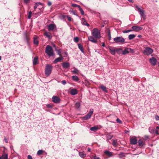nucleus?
<instances>
[{"instance_id": "nucleus-1", "label": "nucleus", "mask_w": 159, "mask_h": 159, "mask_svg": "<svg viewBox=\"0 0 159 159\" xmlns=\"http://www.w3.org/2000/svg\"><path fill=\"white\" fill-rule=\"evenodd\" d=\"M45 52L49 57L52 56L54 55V52L52 47L48 45L45 48Z\"/></svg>"}, {"instance_id": "nucleus-2", "label": "nucleus", "mask_w": 159, "mask_h": 159, "mask_svg": "<svg viewBox=\"0 0 159 159\" xmlns=\"http://www.w3.org/2000/svg\"><path fill=\"white\" fill-rule=\"evenodd\" d=\"M92 34L95 38H100L101 37L100 31L96 28H94L92 30Z\"/></svg>"}, {"instance_id": "nucleus-3", "label": "nucleus", "mask_w": 159, "mask_h": 159, "mask_svg": "<svg viewBox=\"0 0 159 159\" xmlns=\"http://www.w3.org/2000/svg\"><path fill=\"white\" fill-rule=\"evenodd\" d=\"M52 66L49 64H47L45 69V74L47 76H49L52 72Z\"/></svg>"}, {"instance_id": "nucleus-4", "label": "nucleus", "mask_w": 159, "mask_h": 159, "mask_svg": "<svg viewBox=\"0 0 159 159\" xmlns=\"http://www.w3.org/2000/svg\"><path fill=\"white\" fill-rule=\"evenodd\" d=\"M114 41L117 43L123 44L125 43V39L122 36H118L114 38Z\"/></svg>"}, {"instance_id": "nucleus-5", "label": "nucleus", "mask_w": 159, "mask_h": 159, "mask_svg": "<svg viewBox=\"0 0 159 159\" xmlns=\"http://www.w3.org/2000/svg\"><path fill=\"white\" fill-rule=\"evenodd\" d=\"M93 112V109H91L90 110L89 112L85 116L82 117L83 120H86L90 119L92 116Z\"/></svg>"}, {"instance_id": "nucleus-6", "label": "nucleus", "mask_w": 159, "mask_h": 159, "mask_svg": "<svg viewBox=\"0 0 159 159\" xmlns=\"http://www.w3.org/2000/svg\"><path fill=\"white\" fill-rule=\"evenodd\" d=\"M153 52V50L152 49L147 47L144 50V53L148 55L152 53Z\"/></svg>"}, {"instance_id": "nucleus-7", "label": "nucleus", "mask_w": 159, "mask_h": 159, "mask_svg": "<svg viewBox=\"0 0 159 159\" xmlns=\"http://www.w3.org/2000/svg\"><path fill=\"white\" fill-rule=\"evenodd\" d=\"M120 50L119 48H114L113 47H111L109 48L110 52L112 55H114L115 53L116 52H118Z\"/></svg>"}, {"instance_id": "nucleus-8", "label": "nucleus", "mask_w": 159, "mask_h": 159, "mask_svg": "<svg viewBox=\"0 0 159 159\" xmlns=\"http://www.w3.org/2000/svg\"><path fill=\"white\" fill-rule=\"evenodd\" d=\"M52 101L55 103H59L60 102V99L58 97L53 96L52 98Z\"/></svg>"}, {"instance_id": "nucleus-9", "label": "nucleus", "mask_w": 159, "mask_h": 159, "mask_svg": "<svg viewBox=\"0 0 159 159\" xmlns=\"http://www.w3.org/2000/svg\"><path fill=\"white\" fill-rule=\"evenodd\" d=\"M63 67L65 69H69L70 67V64L67 62H64L61 63Z\"/></svg>"}, {"instance_id": "nucleus-10", "label": "nucleus", "mask_w": 159, "mask_h": 159, "mask_svg": "<svg viewBox=\"0 0 159 159\" xmlns=\"http://www.w3.org/2000/svg\"><path fill=\"white\" fill-rule=\"evenodd\" d=\"M150 63L153 65L154 66L156 64L157 60L154 57H152L150 58L149 59Z\"/></svg>"}, {"instance_id": "nucleus-11", "label": "nucleus", "mask_w": 159, "mask_h": 159, "mask_svg": "<svg viewBox=\"0 0 159 159\" xmlns=\"http://www.w3.org/2000/svg\"><path fill=\"white\" fill-rule=\"evenodd\" d=\"M132 28L133 30L136 31L141 30L143 29L142 27L138 26H134L132 27Z\"/></svg>"}, {"instance_id": "nucleus-12", "label": "nucleus", "mask_w": 159, "mask_h": 159, "mask_svg": "<svg viewBox=\"0 0 159 159\" xmlns=\"http://www.w3.org/2000/svg\"><path fill=\"white\" fill-rule=\"evenodd\" d=\"M44 34L49 39H51L52 37L51 33L49 32L45 31Z\"/></svg>"}, {"instance_id": "nucleus-13", "label": "nucleus", "mask_w": 159, "mask_h": 159, "mask_svg": "<svg viewBox=\"0 0 159 159\" xmlns=\"http://www.w3.org/2000/svg\"><path fill=\"white\" fill-rule=\"evenodd\" d=\"M88 39L90 41L95 43L97 42V40L94 39L93 36H89L88 37Z\"/></svg>"}, {"instance_id": "nucleus-14", "label": "nucleus", "mask_w": 159, "mask_h": 159, "mask_svg": "<svg viewBox=\"0 0 159 159\" xmlns=\"http://www.w3.org/2000/svg\"><path fill=\"white\" fill-rule=\"evenodd\" d=\"M56 27L55 25L54 24H50L48 26V30L49 31L52 30H54L55 27Z\"/></svg>"}, {"instance_id": "nucleus-15", "label": "nucleus", "mask_w": 159, "mask_h": 159, "mask_svg": "<svg viewBox=\"0 0 159 159\" xmlns=\"http://www.w3.org/2000/svg\"><path fill=\"white\" fill-rule=\"evenodd\" d=\"M63 59V58L62 57H57L56 58L54 61L53 63H56L58 62L61 61Z\"/></svg>"}, {"instance_id": "nucleus-16", "label": "nucleus", "mask_w": 159, "mask_h": 159, "mask_svg": "<svg viewBox=\"0 0 159 159\" xmlns=\"http://www.w3.org/2000/svg\"><path fill=\"white\" fill-rule=\"evenodd\" d=\"M70 93L72 95H75L78 92L77 90L75 89H72L70 91Z\"/></svg>"}, {"instance_id": "nucleus-17", "label": "nucleus", "mask_w": 159, "mask_h": 159, "mask_svg": "<svg viewBox=\"0 0 159 159\" xmlns=\"http://www.w3.org/2000/svg\"><path fill=\"white\" fill-rule=\"evenodd\" d=\"M130 142L131 144L135 145L137 143V140L135 138H132L130 139Z\"/></svg>"}, {"instance_id": "nucleus-18", "label": "nucleus", "mask_w": 159, "mask_h": 159, "mask_svg": "<svg viewBox=\"0 0 159 159\" xmlns=\"http://www.w3.org/2000/svg\"><path fill=\"white\" fill-rule=\"evenodd\" d=\"M104 153L106 155L108 156L109 157H111L113 156V153L108 151H105Z\"/></svg>"}, {"instance_id": "nucleus-19", "label": "nucleus", "mask_w": 159, "mask_h": 159, "mask_svg": "<svg viewBox=\"0 0 159 159\" xmlns=\"http://www.w3.org/2000/svg\"><path fill=\"white\" fill-rule=\"evenodd\" d=\"M72 80L76 82H79L80 80V79L78 76L76 75H73L72 77Z\"/></svg>"}, {"instance_id": "nucleus-20", "label": "nucleus", "mask_w": 159, "mask_h": 159, "mask_svg": "<svg viewBox=\"0 0 159 159\" xmlns=\"http://www.w3.org/2000/svg\"><path fill=\"white\" fill-rule=\"evenodd\" d=\"M149 132L151 134H154L155 132L156 129L154 128L149 127Z\"/></svg>"}, {"instance_id": "nucleus-21", "label": "nucleus", "mask_w": 159, "mask_h": 159, "mask_svg": "<svg viewBox=\"0 0 159 159\" xmlns=\"http://www.w3.org/2000/svg\"><path fill=\"white\" fill-rule=\"evenodd\" d=\"M38 57H35L34 58L33 61V64L34 65L38 64Z\"/></svg>"}, {"instance_id": "nucleus-22", "label": "nucleus", "mask_w": 159, "mask_h": 159, "mask_svg": "<svg viewBox=\"0 0 159 159\" xmlns=\"http://www.w3.org/2000/svg\"><path fill=\"white\" fill-rule=\"evenodd\" d=\"M78 47L79 48L80 50L81 51V52L84 53V49L83 48V47L82 45H81L79 43L78 44Z\"/></svg>"}, {"instance_id": "nucleus-23", "label": "nucleus", "mask_w": 159, "mask_h": 159, "mask_svg": "<svg viewBox=\"0 0 159 159\" xmlns=\"http://www.w3.org/2000/svg\"><path fill=\"white\" fill-rule=\"evenodd\" d=\"M100 87L103 91L106 93L107 92L108 90L106 87L103 85H101L100 86Z\"/></svg>"}, {"instance_id": "nucleus-24", "label": "nucleus", "mask_w": 159, "mask_h": 159, "mask_svg": "<svg viewBox=\"0 0 159 159\" xmlns=\"http://www.w3.org/2000/svg\"><path fill=\"white\" fill-rule=\"evenodd\" d=\"M84 20V21L82 22V24L84 25L87 26L88 27H89L90 26L89 24L86 21L84 18L82 19Z\"/></svg>"}, {"instance_id": "nucleus-25", "label": "nucleus", "mask_w": 159, "mask_h": 159, "mask_svg": "<svg viewBox=\"0 0 159 159\" xmlns=\"http://www.w3.org/2000/svg\"><path fill=\"white\" fill-rule=\"evenodd\" d=\"M113 135H111V133L107 134V140H110L113 137Z\"/></svg>"}, {"instance_id": "nucleus-26", "label": "nucleus", "mask_w": 159, "mask_h": 159, "mask_svg": "<svg viewBox=\"0 0 159 159\" xmlns=\"http://www.w3.org/2000/svg\"><path fill=\"white\" fill-rule=\"evenodd\" d=\"M34 44L36 45H38L39 43V42L37 39V36L34 37Z\"/></svg>"}, {"instance_id": "nucleus-27", "label": "nucleus", "mask_w": 159, "mask_h": 159, "mask_svg": "<svg viewBox=\"0 0 159 159\" xmlns=\"http://www.w3.org/2000/svg\"><path fill=\"white\" fill-rule=\"evenodd\" d=\"M79 156L82 158H84L86 156V154L82 152H79Z\"/></svg>"}, {"instance_id": "nucleus-28", "label": "nucleus", "mask_w": 159, "mask_h": 159, "mask_svg": "<svg viewBox=\"0 0 159 159\" xmlns=\"http://www.w3.org/2000/svg\"><path fill=\"white\" fill-rule=\"evenodd\" d=\"M2 159H8V154L7 153L4 154L2 157Z\"/></svg>"}, {"instance_id": "nucleus-29", "label": "nucleus", "mask_w": 159, "mask_h": 159, "mask_svg": "<svg viewBox=\"0 0 159 159\" xmlns=\"http://www.w3.org/2000/svg\"><path fill=\"white\" fill-rule=\"evenodd\" d=\"M144 11L143 12L139 13V14L142 17L144 20H145L146 19V16L144 13Z\"/></svg>"}, {"instance_id": "nucleus-30", "label": "nucleus", "mask_w": 159, "mask_h": 159, "mask_svg": "<svg viewBox=\"0 0 159 159\" xmlns=\"http://www.w3.org/2000/svg\"><path fill=\"white\" fill-rule=\"evenodd\" d=\"M128 49H129V48L125 49L122 52V54L123 55H125V54L129 53V52L128 50Z\"/></svg>"}, {"instance_id": "nucleus-31", "label": "nucleus", "mask_w": 159, "mask_h": 159, "mask_svg": "<svg viewBox=\"0 0 159 159\" xmlns=\"http://www.w3.org/2000/svg\"><path fill=\"white\" fill-rule=\"evenodd\" d=\"M107 33L109 40H110L111 39V32L109 29H108L107 30Z\"/></svg>"}, {"instance_id": "nucleus-32", "label": "nucleus", "mask_w": 159, "mask_h": 159, "mask_svg": "<svg viewBox=\"0 0 159 159\" xmlns=\"http://www.w3.org/2000/svg\"><path fill=\"white\" fill-rule=\"evenodd\" d=\"M98 129V127L96 126H94L90 128V130L92 131H95Z\"/></svg>"}, {"instance_id": "nucleus-33", "label": "nucleus", "mask_w": 159, "mask_h": 159, "mask_svg": "<svg viewBox=\"0 0 159 159\" xmlns=\"http://www.w3.org/2000/svg\"><path fill=\"white\" fill-rule=\"evenodd\" d=\"M139 145V147H142L143 145V143L142 140L141 139H139L138 141Z\"/></svg>"}, {"instance_id": "nucleus-34", "label": "nucleus", "mask_w": 159, "mask_h": 159, "mask_svg": "<svg viewBox=\"0 0 159 159\" xmlns=\"http://www.w3.org/2000/svg\"><path fill=\"white\" fill-rule=\"evenodd\" d=\"M112 144L114 146H116L117 145V143L116 140L112 139Z\"/></svg>"}, {"instance_id": "nucleus-35", "label": "nucleus", "mask_w": 159, "mask_h": 159, "mask_svg": "<svg viewBox=\"0 0 159 159\" xmlns=\"http://www.w3.org/2000/svg\"><path fill=\"white\" fill-rule=\"evenodd\" d=\"M135 37V35L134 34H131L129 35L128 38L129 40H131Z\"/></svg>"}, {"instance_id": "nucleus-36", "label": "nucleus", "mask_w": 159, "mask_h": 159, "mask_svg": "<svg viewBox=\"0 0 159 159\" xmlns=\"http://www.w3.org/2000/svg\"><path fill=\"white\" fill-rule=\"evenodd\" d=\"M136 8L137 9L138 11L139 12V13L143 12L144 11L143 10L141 9L137 5H135Z\"/></svg>"}, {"instance_id": "nucleus-37", "label": "nucleus", "mask_w": 159, "mask_h": 159, "mask_svg": "<svg viewBox=\"0 0 159 159\" xmlns=\"http://www.w3.org/2000/svg\"><path fill=\"white\" fill-rule=\"evenodd\" d=\"M136 8L137 9L138 11L139 12V13L143 12L144 11L143 10L141 9L137 5H135Z\"/></svg>"}, {"instance_id": "nucleus-38", "label": "nucleus", "mask_w": 159, "mask_h": 159, "mask_svg": "<svg viewBox=\"0 0 159 159\" xmlns=\"http://www.w3.org/2000/svg\"><path fill=\"white\" fill-rule=\"evenodd\" d=\"M74 68V70H72L71 71L74 72L75 74H78L79 72V70L77 68L75 67Z\"/></svg>"}, {"instance_id": "nucleus-39", "label": "nucleus", "mask_w": 159, "mask_h": 159, "mask_svg": "<svg viewBox=\"0 0 159 159\" xmlns=\"http://www.w3.org/2000/svg\"><path fill=\"white\" fill-rule=\"evenodd\" d=\"M80 103L79 102H77L75 103V107L76 108L78 109L80 107Z\"/></svg>"}, {"instance_id": "nucleus-40", "label": "nucleus", "mask_w": 159, "mask_h": 159, "mask_svg": "<svg viewBox=\"0 0 159 159\" xmlns=\"http://www.w3.org/2000/svg\"><path fill=\"white\" fill-rule=\"evenodd\" d=\"M69 12L70 13H72L73 14L77 16L76 12L73 9H72V10L70 9V10Z\"/></svg>"}, {"instance_id": "nucleus-41", "label": "nucleus", "mask_w": 159, "mask_h": 159, "mask_svg": "<svg viewBox=\"0 0 159 159\" xmlns=\"http://www.w3.org/2000/svg\"><path fill=\"white\" fill-rule=\"evenodd\" d=\"M79 9L80 12V13H81V14L82 15H84V11L81 8L80 6L79 7Z\"/></svg>"}, {"instance_id": "nucleus-42", "label": "nucleus", "mask_w": 159, "mask_h": 159, "mask_svg": "<svg viewBox=\"0 0 159 159\" xmlns=\"http://www.w3.org/2000/svg\"><path fill=\"white\" fill-rule=\"evenodd\" d=\"M43 152V151L42 150H39L37 152V154L38 155H40L42 154Z\"/></svg>"}, {"instance_id": "nucleus-43", "label": "nucleus", "mask_w": 159, "mask_h": 159, "mask_svg": "<svg viewBox=\"0 0 159 159\" xmlns=\"http://www.w3.org/2000/svg\"><path fill=\"white\" fill-rule=\"evenodd\" d=\"M133 31L132 30H124L123 31V33H127L131 31Z\"/></svg>"}, {"instance_id": "nucleus-44", "label": "nucleus", "mask_w": 159, "mask_h": 159, "mask_svg": "<svg viewBox=\"0 0 159 159\" xmlns=\"http://www.w3.org/2000/svg\"><path fill=\"white\" fill-rule=\"evenodd\" d=\"M74 40L75 42L77 43L79 41V39L77 37H76L74 38Z\"/></svg>"}, {"instance_id": "nucleus-45", "label": "nucleus", "mask_w": 159, "mask_h": 159, "mask_svg": "<svg viewBox=\"0 0 159 159\" xmlns=\"http://www.w3.org/2000/svg\"><path fill=\"white\" fill-rule=\"evenodd\" d=\"M71 6L73 7H78V8L79 7H80V5L75 4H72Z\"/></svg>"}, {"instance_id": "nucleus-46", "label": "nucleus", "mask_w": 159, "mask_h": 159, "mask_svg": "<svg viewBox=\"0 0 159 159\" xmlns=\"http://www.w3.org/2000/svg\"><path fill=\"white\" fill-rule=\"evenodd\" d=\"M32 12L31 11H30L29 12V15L28 16V18L29 19H30L31 17Z\"/></svg>"}, {"instance_id": "nucleus-47", "label": "nucleus", "mask_w": 159, "mask_h": 159, "mask_svg": "<svg viewBox=\"0 0 159 159\" xmlns=\"http://www.w3.org/2000/svg\"><path fill=\"white\" fill-rule=\"evenodd\" d=\"M116 121L117 123L119 124H121L122 123V121L121 120H120L118 118H117Z\"/></svg>"}, {"instance_id": "nucleus-48", "label": "nucleus", "mask_w": 159, "mask_h": 159, "mask_svg": "<svg viewBox=\"0 0 159 159\" xmlns=\"http://www.w3.org/2000/svg\"><path fill=\"white\" fill-rule=\"evenodd\" d=\"M149 139V136L148 135H145L144 136L143 139L145 140L148 139Z\"/></svg>"}, {"instance_id": "nucleus-49", "label": "nucleus", "mask_w": 159, "mask_h": 159, "mask_svg": "<svg viewBox=\"0 0 159 159\" xmlns=\"http://www.w3.org/2000/svg\"><path fill=\"white\" fill-rule=\"evenodd\" d=\"M66 17L67 18L68 20L69 21H71V18L69 16H68V15L66 16Z\"/></svg>"}, {"instance_id": "nucleus-50", "label": "nucleus", "mask_w": 159, "mask_h": 159, "mask_svg": "<svg viewBox=\"0 0 159 159\" xmlns=\"http://www.w3.org/2000/svg\"><path fill=\"white\" fill-rule=\"evenodd\" d=\"M35 5H37V6H38L39 5H43V4L40 2H37L36 3H35Z\"/></svg>"}, {"instance_id": "nucleus-51", "label": "nucleus", "mask_w": 159, "mask_h": 159, "mask_svg": "<svg viewBox=\"0 0 159 159\" xmlns=\"http://www.w3.org/2000/svg\"><path fill=\"white\" fill-rule=\"evenodd\" d=\"M46 106L47 107L49 108H52V106L50 104H47Z\"/></svg>"}, {"instance_id": "nucleus-52", "label": "nucleus", "mask_w": 159, "mask_h": 159, "mask_svg": "<svg viewBox=\"0 0 159 159\" xmlns=\"http://www.w3.org/2000/svg\"><path fill=\"white\" fill-rule=\"evenodd\" d=\"M62 84L63 85H65L66 83V81L65 80H63L61 82Z\"/></svg>"}, {"instance_id": "nucleus-53", "label": "nucleus", "mask_w": 159, "mask_h": 159, "mask_svg": "<svg viewBox=\"0 0 159 159\" xmlns=\"http://www.w3.org/2000/svg\"><path fill=\"white\" fill-rule=\"evenodd\" d=\"M30 0H24V3L26 4H27L30 2Z\"/></svg>"}, {"instance_id": "nucleus-54", "label": "nucleus", "mask_w": 159, "mask_h": 159, "mask_svg": "<svg viewBox=\"0 0 159 159\" xmlns=\"http://www.w3.org/2000/svg\"><path fill=\"white\" fill-rule=\"evenodd\" d=\"M155 119L157 120H159V116L158 115L155 116Z\"/></svg>"}, {"instance_id": "nucleus-55", "label": "nucleus", "mask_w": 159, "mask_h": 159, "mask_svg": "<svg viewBox=\"0 0 159 159\" xmlns=\"http://www.w3.org/2000/svg\"><path fill=\"white\" fill-rule=\"evenodd\" d=\"M57 53L60 56V57H62V55L61 54V52L60 51L58 50L57 51Z\"/></svg>"}, {"instance_id": "nucleus-56", "label": "nucleus", "mask_w": 159, "mask_h": 159, "mask_svg": "<svg viewBox=\"0 0 159 159\" xmlns=\"http://www.w3.org/2000/svg\"><path fill=\"white\" fill-rule=\"evenodd\" d=\"M64 57H66L67 56V52H64Z\"/></svg>"}, {"instance_id": "nucleus-57", "label": "nucleus", "mask_w": 159, "mask_h": 159, "mask_svg": "<svg viewBox=\"0 0 159 159\" xmlns=\"http://www.w3.org/2000/svg\"><path fill=\"white\" fill-rule=\"evenodd\" d=\"M94 159H100V158L95 156L93 157Z\"/></svg>"}, {"instance_id": "nucleus-58", "label": "nucleus", "mask_w": 159, "mask_h": 159, "mask_svg": "<svg viewBox=\"0 0 159 159\" xmlns=\"http://www.w3.org/2000/svg\"><path fill=\"white\" fill-rule=\"evenodd\" d=\"M4 140H5L6 143H7L8 142V141L5 137L4 138Z\"/></svg>"}, {"instance_id": "nucleus-59", "label": "nucleus", "mask_w": 159, "mask_h": 159, "mask_svg": "<svg viewBox=\"0 0 159 159\" xmlns=\"http://www.w3.org/2000/svg\"><path fill=\"white\" fill-rule=\"evenodd\" d=\"M28 159H33L31 156L29 155L28 156Z\"/></svg>"}, {"instance_id": "nucleus-60", "label": "nucleus", "mask_w": 159, "mask_h": 159, "mask_svg": "<svg viewBox=\"0 0 159 159\" xmlns=\"http://www.w3.org/2000/svg\"><path fill=\"white\" fill-rule=\"evenodd\" d=\"M52 5V2H48V6H50Z\"/></svg>"}, {"instance_id": "nucleus-61", "label": "nucleus", "mask_w": 159, "mask_h": 159, "mask_svg": "<svg viewBox=\"0 0 159 159\" xmlns=\"http://www.w3.org/2000/svg\"><path fill=\"white\" fill-rule=\"evenodd\" d=\"M38 6L36 5H35L34 6V11L37 8Z\"/></svg>"}, {"instance_id": "nucleus-62", "label": "nucleus", "mask_w": 159, "mask_h": 159, "mask_svg": "<svg viewBox=\"0 0 159 159\" xmlns=\"http://www.w3.org/2000/svg\"><path fill=\"white\" fill-rule=\"evenodd\" d=\"M159 131V129H156V131H155V133L157 134H158Z\"/></svg>"}, {"instance_id": "nucleus-63", "label": "nucleus", "mask_w": 159, "mask_h": 159, "mask_svg": "<svg viewBox=\"0 0 159 159\" xmlns=\"http://www.w3.org/2000/svg\"><path fill=\"white\" fill-rule=\"evenodd\" d=\"M129 49L131 51L132 53H134V50L133 49H132L131 48H129Z\"/></svg>"}, {"instance_id": "nucleus-64", "label": "nucleus", "mask_w": 159, "mask_h": 159, "mask_svg": "<svg viewBox=\"0 0 159 159\" xmlns=\"http://www.w3.org/2000/svg\"><path fill=\"white\" fill-rule=\"evenodd\" d=\"M102 46H103V47H105V44L103 42H102Z\"/></svg>"}]
</instances>
